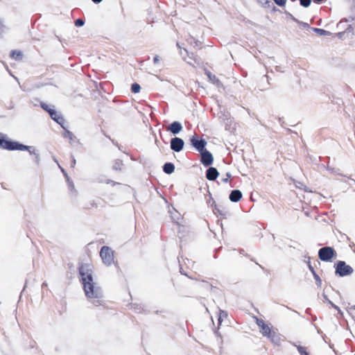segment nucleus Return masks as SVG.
<instances>
[{
  "mask_svg": "<svg viewBox=\"0 0 355 355\" xmlns=\"http://www.w3.org/2000/svg\"><path fill=\"white\" fill-rule=\"evenodd\" d=\"M89 265L82 264L78 268L80 277V281L83 286L86 297L96 306L102 305L103 292L102 288L94 282L92 271L89 268Z\"/></svg>",
  "mask_w": 355,
  "mask_h": 355,
  "instance_id": "1",
  "label": "nucleus"
},
{
  "mask_svg": "<svg viewBox=\"0 0 355 355\" xmlns=\"http://www.w3.org/2000/svg\"><path fill=\"white\" fill-rule=\"evenodd\" d=\"M0 148L7 150H28V147L19 143L8 139V135L0 132Z\"/></svg>",
  "mask_w": 355,
  "mask_h": 355,
  "instance_id": "2",
  "label": "nucleus"
},
{
  "mask_svg": "<svg viewBox=\"0 0 355 355\" xmlns=\"http://www.w3.org/2000/svg\"><path fill=\"white\" fill-rule=\"evenodd\" d=\"M40 106L44 110H45L46 112H47L49 113L51 118L53 121H55L56 123H58L59 125H60V126L63 129H65V126H64L65 119H64L63 116L60 113H59L58 112H57L55 110L54 105L50 106L49 105H48L44 102H41Z\"/></svg>",
  "mask_w": 355,
  "mask_h": 355,
  "instance_id": "3",
  "label": "nucleus"
},
{
  "mask_svg": "<svg viewBox=\"0 0 355 355\" xmlns=\"http://www.w3.org/2000/svg\"><path fill=\"white\" fill-rule=\"evenodd\" d=\"M334 267L336 275L341 277L350 275L354 272L352 267L347 265L344 261H338Z\"/></svg>",
  "mask_w": 355,
  "mask_h": 355,
  "instance_id": "4",
  "label": "nucleus"
},
{
  "mask_svg": "<svg viewBox=\"0 0 355 355\" xmlns=\"http://www.w3.org/2000/svg\"><path fill=\"white\" fill-rule=\"evenodd\" d=\"M336 256V252L332 247L326 246L318 250V257L322 261H331Z\"/></svg>",
  "mask_w": 355,
  "mask_h": 355,
  "instance_id": "5",
  "label": "nucleus"
},
{
  "mask_svg": "<svg viewBox=\"0 0 355 355\" xmlns=\"http://www.w3.org/2000/svg\"><path fill=\"white\" fill-rule=\"evenodd\" d=\"M100 256L103 262L107 266H110L114 261V252L108 246H103L101 248Z\"/></svg>",
  "mask_w": 355,
  "mask_h": 355,
  "instance_id": "6",
  "label": "nucleus"
},
{
  "mask_svg": "<svg viewBox=\"0 0 355 355\" xmlns=\"http://www.w3.org/2000/svg\"><path fill=\"white\" fill-rule=\"evenodd\" d=\"M190 144L199 153L206 149V140L205 139L200 138L199 136L196 134H195L190 138Z\"/></svg>",
  "mask_w": 355,
  "mask_h": 355,
  "instance_id": "7",
  "label": "nucleus"
},
{
  "mask_svg": "<svg viewBox=\"0 0 355 355\" xmlns=\"http://www.w3.org/2000/svg\"><path fill=\"white\" fill-rule=\"evenodd\" d=\"M184 146V141L182 138L175 137L170 141V148L171 150L175 153L182 151Z\"/></svg>",
  "mask_w": 355,
  "mask_h": 355,
  "instance_id": "8",
  "label": "nucleus"
},
{
  "mask_svg": "<svg viewBox=\"0 0 355 355\" xmlns=\"http://www.w3.org/2000/svg\"><path fill=\"white\" fill-rule=\"evenodd\" d=\"M201 158L200 162L204 166H209L214 162L212 154L207 149L200 153Z\"/></svg>",
  "mask_w": 355,
  "mask_h": 355,
  "instance_id": "9",
  "label": "nucleus"
},
{
  "mask_svg": "<svg viewBox=\"0 0 355 355\" xmlns=\"http://www.w3.org/2000/svg\"><path fill=\"white\" fill-rule=\"evenodd\" d=\"M183 129L182 125L179 121L172 122L167 128L166 130L174 135H178Z\"/></svg>",
  "mask_w": 355,
  "mask_h": 355,
  "instance_id": "10",
  "label": "nucleus"
},
{
  "mask_svg": "<svg viewBox=\"0 0 355 355\" xmlns=\"http://www.w3.org/2000/svg\"><path fill=\"white\" fill-rule=\"evenodd\" d=\"M219 173L215 167H209L206 171V178L210 181H214L218 177Z\"/></svg>",
  "mask_w": 355,
  "mask_h": 355,
  "instance_id": "11",
  "label": "nucleus"
},
{
  "mask_svg": "<svg viewBox=\"0 0 355 355\" xmlns=\"http://www.w3.org/2000/svg\"><path fill=\"white\" fill-rule=\"evenodd\" d=\"M270 340L275 345H280L282 341V336L275 331H273L268 337Z\"/></svg>",
  "mask_w": 355,
  "mask_h": 355,
  "instance_id": "12",
  "label": "nucleus"
},
{
  "mask_svg": "<svg viewBox=\"0 0 355 355\" xmlns=\"http://www.w3.org/2000/svg\"><path fill=\"white\" fill-rule=\"evenodd\" d=\"M26 147H28V150H25L26 151H28L31 155H34V162L37 166L40 164V153L37 152V150H35V147L32 146H26Z\"/></svg>",
  "mask_w": 355,
  "mask_h": 355,
  "instance_id": "13",
  "label": "nucleus"
},
{
  "mask_svg": "<svg viewBox=\"0 0 355 355\" xmlns=\"http://www.w3.org/2000/svg\"><path fill=\"white\" fill-rule=\"evenodd\" d=\"M242 198V193L240 190H232L229 196V199L231 202H237Z\"/></svg>",
  "mask_w": 355,
  "mask_h": 355,
  "instance_id": "14",
  "label": "nucleus"
},
{
  "mask_svg": "<svg viewBox=\"0 0 355 355\" xmlns=\"http://www.w3.org/2000/svg\"><path fill=\"white\" fill-rule=\"evenodd\" d=\"M162 169L165 173L170 175L174 172L175 166L171 162H166L164 164Z\"/></svg>",
  "mask_w": 355,
  "mask_h": 355,
  "instance_id": "15",
  "label": "nucleus"
},
{
  "mask_svg": "<svg viewBox=\"0 0 355 355\" xmlns=\"http://www.w3.org/2000/svg\"><path fill=\"white\" fill-rule=\"evenodd\" d=\"M184 52L185 53V55H187L188 56V59L184 55L183 53L181 51L180 52V54L182 55L184 60H185L188 64H189L190 65H193V64L192 63V60H194V58H193V53H189L188 52V51L186 49H183Z\"/></svg>",
  "mask_w": 355,
  "mask_h": 355,
  "instance_id": "16",
  "label": "nucleus"
},
{
  "mask_svg": "<svg viewBox=\"0 0 355 355\" xmlns=\"http://www.w3.org/2000/svg\"><path fill=\"white\" fill-rule=\"evenodd\" d=\"M272 331H273L271 330L270 327L267 324L260 328V332L265 337H268Z\"/></svg>",
  "mask_w": 355,
  "mask_h": 355,
  "instance_id": "17",
  "label": "nucleus"
},
{
  "mask_svg": "<svg viewBox=\"0 0 355 355\" xmlns=\"http://www.w3.org/2000/svg\"><path fill=\"white\" fill-rule=\"evenodd\" d=\"M311 29L314 33H315L321 36H330L331 35V32L327 31L324 29H322V28H312Z\"/></svg>",
  "mask_w": 355,
  "mask_h": 355,
  "instance_id": "18",
  "label": "nucleus"
},
{
  "mask_svg": "<svg viewBox=\"0 0 355 355\" xmlns=\"http://www.w3.org/2000/svg\"><path fill=\"white\" fill-rule=\"evenodd\" d=\"M10 56L12 58H14L16 60H19L22 59L23 54H22V52L21 51L12 50L10 52Z\"/></svg>",
  "mask_w": 355,
  "mask_h": 355,
  "instance_id": "19",
  "label": "nucleus"
},
{
  "mask_svg": "<svg viewBox=\"0 0 355 355\" xmlns=\"http://www.w3.org/2000/svg\"><path fill=\"white\" fill-rule=\"evenodd\" d=\"M256 1L261 4L265 5L268 8H272V10L274 11L277 10V8L274 6V4L268 0H256Z\"/></svg>",
  "mask_w": 355,
  "mask_h": 355,
  "instance_id": "20",
  "label": "nucleus"
},
{
  "mask_svg": "<svg viewBox=\"0 0 355 355\" xmlns=\"http://www.w3.org/2000/svg\"><path fill=\"white\" fill-rule=\"evenodd\" d=\"M123 166V162L120 159L115 160L114 165H113V169L115 171H121Z\"/></svg>",
  "mask_w": 355,
  "mask_h": 355,
  "instance_id": "21",
  "label": "nucleus"
},
{
  "mask_svg": "<svg viewBox=\"0 0 355 355\" xmlns=\"http://www.w3.org/2000/svg\"><path fill=\"white\" fill-rule=\"evenodd\" d=\"M205 74L207 76L208 78L213 83H219V80L216 77L215 75L212 74L209 71H206Z\"/></svg>",
  "mask_w": 355,
  "mask_h": 355,
  "instance_id": "22",
  "label": "nucleus"
},
{
  "mask_svg": "<svg viewBox=\"0 0 355 355\" xmlns=\"http://www.w3.org/2000/svg\"><path fill=\"white\" fill-rule=\"evenodd\" d=\"M141 90V86L137 83H135L133 84H132L131 85V92L134 94H137L140 92Z\"/></svg>",
  "mask_w": 355,
  "mask_h": 355,
  "instance_id": "23",
  "label": "nucleus"
},
{
  "mask_svg": "<svg viewBox=\"0 0 355 355\" xmlns=\"http://www.w3.org/2000/svg\"><path fill=\"white\" fill-rule=\"evenodd\" d=\"M294 345L297 347V351L300 354V355H309V353L306 352L305 347L300 346V345Z\"/></svg>",
  "mask_w": 355,
  "mask_h": 355,
  "instance_id": "24",
  "label": "nucleus"
},
{
  "mask_svg": "<svg viewBox=\"0 0 355 355\" xmlns=\"http://www.w3.org/2000/svg\"><path fill=\"white\" fill-rule=\"evenodd\" d=\"M64 130L65 131L63 134V137L65 138H69L70 140H73L75 137L74 135L71 131L67 130L66 128Z\"/></svg>",
  "mask_w": 355,
  "mask_h": 355,
  "instance_id": "25",
  "label": "nucleus"
},
{
  "mask_svg": "<svg viewBox=\"0 0 355 355\" xmlns=\"http://www.w3.org/2000/svg\"><path fill=\"white\" fill-rule=\"evenodd\" d=\"M227 312L225 311H223V310H220V313H219V317H218V323L220 324L223 319L224 318H227Z\"/></svg>",
  "mask_w": 355,
  "mask_h": 355,
  "instance_id": "26",
  "label": "nucleus"
},
{
  "mask_svg": "<svg viewBox=\"0 0 355 355\" xmlns=\"http://www.w3.org/2000/svg\"><path fill=\"white\" fill-rule=\"evenodd\" d=\"M311 3V0H300V4L304 8H308Z\"/></svg>",
  "mask_w": 355,
  "mask_h": 355,
  "instance_id": "27",
  "label": "nucleus"
},
{
  "mask_svg": "<svg viewBox=\"0 0 355 355\" xmlns=\"http://www.w3.org/2000/svg\"><path fill=\"white\" fill-rule=\"evenodd\" d=\"M313 276L314 279L315 280V283H316L317 286L320 287L321 284H322V281H321V279L319 277V275L317 273H315L314 275H313Z\"/></svg>",
  "mask_w": 355,
  "mask_h": 355,
  "instance_id": "28",
  "label": "nucleus"
},
{
  "mask_svg": "<svg viewBox=\"0 0 355 355\" xmlns=\"http://www.w3.org/2000/svg\"><path fill=\"white\" fill-rule=\"evenodd\" d=\"M84 24L85 21L80 18H78L75 21V26L77 27L83 26Z\"/></svg>",
  "mask_w": 355,
  "mask_h": 355,
  "instance_id": "29",
  "label": "nucleus"
},
{
  "mask_svg": "<svg viewBox=\"0 0 355 355\" xmlns=\"http://www.w3.org/2000/svg\"><path fill=\"white\" fill-rule=\"evenodd\" d=\"M307 258L309 259L308 260V263H308V268H309V270L311 272L312 275H314L315 273H316V272H315L314 268L312 266V265H311V263L310 262L311 258H310V257H308Z\"/></svg>",
  "mask_w": 355,
  "mask_h": 355,
  "instance_id": "30",
  "label": "nucleus"
},
{
  "mask_svg": "<svg viewBox=\"0 0 355 355\" xmlns=\"http://www.w3.org/2000/svg\"><path fill=\"white\" fill-rule=\"evenodd\" d=\"M256 323L257 324V326L260 328L262 327V326L265 325L266 323L264 322V321L261 319H259V318H256Z\"/></svg>",
  "mask_w": 355,
  "mask_h": 355,
  "instance_id": "31",
  "label": "nucleus"
},
{
  "mask_svg": "<svg viewBox=\"0 0 355 355\" xmlns=\"http://www.w3.org/2000/svg\"><path fill=\"white\" fill-rule=\"evenodd\" d=\"M132 308H133L135 312H136V313H140L141 310L142 309V308L141 307L140 305L136 304L132 305Z\"/></svg>",
  "mask_w": 355,
  "mask_h": 355,
  "instance_id": "32",
  "label": "nucleus"
},
{
  "mask_svg": "<svg viewBox=\"0 0 355 355\" xmlns=\"http://www.w3.org/2000/svg\"><path fill=\"white\" fill-rule=\"evenodd\" d=\"M286 14L287 15V17L288 18H290L291 19H292L293 21L295 22H299V20L295 18L292 14H291L290 12H286Z\"/></svg>",
  "mask_w": 355,
  "mask_h": 355,
  "instance_id": "33",
  "label": "nucleus"
},
{
  "mask_svg": "<svg viewBox=\"0 0 355 355\" xmlns=\"http://www.w3.org/2000/svg\"><path fill=\"white\" fill-rule=\"evenodd\" d=\"M231 173L227 172L225 175V178L221 179V181L224 183H227L228 182L229 178L231 177Z\"/></svg>",
  "mask_w": 355,
  "mask_h": 355,
  "instance_id": "34",
  "label": "nucleus"
},
{
  "mask_svg": "<svg viewBox=\"0 0 355 355\" xmlns=\"http://www.w3.org/2000/svg\"><path fill=\"white\" fill-rule=\"evenodd\" d=\"M59 168H60L61 171H62V173L64 174V177H65V178H66L67 181H69V176H68L67 173V172L65 171V170H64L63 168H62L60 166H59Z\"/></svg>",
  "mask_w": 355,
  "mask_h": 355,
  "instance_id": "35",
  "label": "nucleus"
},
{
  "mask_svg": "<svg viewBox=\"0 0 355 355\" xmlns=\"http://www.w3.org/2000/svg\"><path fill=\"white\" fill-rule=\"evenodd\" d=\"M298 24H300V26H302V27L304 28H309V24L306 23V22H303V21H301L299 20V22H297Z\"/></svg>",
  "mask_w": 355,
  "mask_h": 355,
  "instance_id": "36",
  "label": "nucleus"
},
{
  "mask_svg": "<svg viewBox=\"0 0 355 355\" xmlns=\"http://www.w3.org/2000/svg\"><path fill=\"white\" fill-rule=\"evenodd\" d=\"M67 182H68L69 188L71 190L75 189L74 184H73V182L70 180V179H69V181H67Z\"/></svg>",
  "mask_w": 355,
  "mask_h": 355,
  "instance_id": "37",
  "label": "nucleus"
},
{
  "mask_svg": "<svg viewBox=\"0 0 355 355\" xmlns=\"http://www.w3.org/2000/svg\"><path fill=\"white\" fill-rule=\"evenodd\" d=\"M76 160L75 157L73 155H71V167L74 168L76 166Z\"/></svg>",
  "mask_w": 355,
  "mask_h": 355,
  "instance_id": "38",
  "label": "nucleus"
},
{
  "mask_svg": "<svg viewBox=\"0 0 355 355\" xmlns=\"http://www.w3.org/2000/svg\"><path fill=\"white\" fill-rule=\"evenodd\" d=\"M159 61V58L157 55H156L154 58H153V63L155 64H157Z\"/></svg>",
  "mask_w": 355,
  "mask_h": 355,
  "instance_id": "39",
  "label": "nucleus"
},
{
  "mask_svg": "<svg viewBox=\"0 0 355 355\" xmlns=\"http://www.w3.org/2000/svg\"><path fill=\"white\" fill-rule=\"evenodd\" d=\"M210 202H212L211 206H214V207H216V202L214 201V200L213 199V198L211 197V196L210 195V199H209Z\"/></svg>",
  "mask_w": 355,
  "mask_h": 355,
  "instance_id": "40",
  "label": "nucleus"
},
{
  "mask_svg": "<svg viewBox=\"0 0 355 355\" xmlns=\"http://www.w3.org/2000/svg\"><path fill=\"white\" fill-rule=\"evenodd\" d=\"M313 2H314L315 3L320 4V3H322L324 2V1H326L327 0H313Z\"/></svg>",
  "mask_w": 355,
  "mask_h": 355,
  "instance_id": "41",
  "label": "nucleus"
},
{
  "mask_svg": "<svg viewBox=\"0 0 355 355\" xmlns=\"http://www.w3.org/2000/svg\"><path fill=\"white\" fill-rule=\"evenodd\" d=\"M89 205H90V206H91V207H97V205L96 204V202H94V200H92V201H90Z\"/></svg>",
  "mask_w": 355,
  "mask_h": 355,
  "instance_id": "42",
  "label": "nucleus"
},
{
  "mask_svg": "<svg viewBox=\"0 0 355 355\" xmlns=\"http://www.w3.org/2000/svg\"><path fill=\"white\" fill-rule=\"evenodd\" d=\"M334 308H335L336 309H338L339 310V308L338 306H337L336 305H335L332 302H331L329 300L327 301Z\"/></svg>",
  "mask_w": 355,
  "mask_h": 355,
  "instance_id": "43",
  "label": "nucleus"
},
{
  "mask_svg": "<svg viewBox=\"0 0 355 355\" xmlns=\"http://www.w3.org/2000/svg\"><path fill=\"white\" fill-rule=\"evenodd\" d=\"M215 207V209L217 211V212H218L220 215H221V216H223V214L222 211H221V210H220V209H219V208H218V207H217V206H216V207Z\"/></svg>",
  "mask_w": 355,
  "mask_h": 355,
  "instance_id": "44",
  "label": "nucleus"
},
{
  "mask_svg": "<svg viewBox=\"0 0 355 355\" xmlns=\"http://www.w3.org/2000/svg\"><path fill=\"white\" fill-rule=\"evenodd\" d=\"M107 183H111V184H112V185H115V184H119L118 182H114L112 180H108L107 182Z\"/></svg>",
  "mask_w": 355,
  "mask_h": 355,
  "instance_id": "45",
  "label": "nucleus"
},
{
  "mask_svg": "<svg viewBox=\"0 0 355 355\" xmlns=\"http://www.w3.org/2000/svg\"><path fill=\"white\" fill-rule=\"evenodd\" d=\"M107 137H108V138L112 141V142L114 145H116V146H118V144H117V142H115V141H114V140H113V139H112L110 138V137H109V136H107Z\"/></svg>",
  "mask_w": 355,
  "mask_h": 355,
  "instance_id": "46",
  "label": "nucleus"
},
{
  "mask_svg": "<svg viewBox=\"0 0 355 355\" xmlns=\"http://www.w3.org/2000/svg\"><path fill=\"white\" fill-rule=\"evenodd\" d=\"M180 273H181V274L184 275H186V276H188V275H187V273H184V272H183L182 268L181 266H180Z\"/></svg>",
  "mask_w": 355,
  "mask_h": 355,
  "instance_id": "47",
  "label": "nucleus"
},
{
  "mask_svg": "<svg viewBox=\"0 0 355 355\" xmlns=\"http://www.w3.org/2000/svg\"><path fill=\"white\" fill-rule=\"evenodd\" d=\"M94 3H101L103 0H92Z\"/></svg>",
  "mask_w": 355,
  "mask_h": 355,
  "instance_id": "48",
  "label": "nucleus"
},
{
  "mask_svg": "<svg viewBox=\"0 0 355 355\" xmlns=\"http://www.w3.org/2000/svg\"><path fill=\"white\" fill-rule=\"evenodd\" d=\"M263 78H266V79H267V82H268V84L269 85V84H270V83H269V77H268L267 75H265V76H263Z\"/></svg>",
  "mask_w": 355,
  "mask_h": 355,
  "instance_id": "49",
  "label": "nucleus"
},
{
  "mask_svg": "<svg viewBox=\"0 0 355 355\" xmlns=\"http://www.w3.org/2000/svg\"><path fill=\"white\" fill-rule=\"evenodd\" d=\"M176 45H177L178 48H179V49H181V46H180V44H179V43H177V44H176Z\"/></svg>",
  "mask_w": 355,
  "mask_h": 355,
  "instance_id": "50",
  "label": "nucleus"
},
{
  "mask_svg": "<svg viewBox=\"0 0 355 355\" xmlns=\"http://www.w3.org/2000/svg\"><path fill=\"white\" fill-rule=\"evenodd\" d=\"M324 298L327 301H328V300H329V299L327 298V295H324Z\"/></svg>",
  "mask_w": 355,
  "mask_h": 355,
  "instance_id": "51",
  "label": "nucleus"
},
{
  "mask_svg": "<svg viewBox=\"0 0 355 355\" xmlns=\"http://www.w3.org/2000/svg\"><path fill=\"white\" fill-rule=\"evenodd\" d=\"M309 311H310V309H309V308H308V309L306 310V313H309Z\"/></svg>",
  "mask_w": 355,
  "mask_h": 355,
  "instance_id": "52",
  "label": "nucleus"
},
{
  "mask_svg": "<svg viewBox=\"0 0 355 355\" xmlns=\"http://www.w3.org/2000/svg\"><path fill=\"white\" fill-rule=\"evenodd\" d=\"M343 34V32H342V33H338V35H339V36H341Z\"/></svg>",
  "mask_w": 355,
  "mask_h": 355,
  "instance_id": "53",
  "label": "nucleus"
},
{
  "mask_svg": "<svg viewBox=\"0 0 355 355\" xmlns=\"http://www.w3.org/2000/svg\"><path fill=\"white\" fill-rule=\"evenodd\" d=\"M295 313L300 315V313H298L297 311H293Z\"/></svg>",
  "mask_w": 355,
  "mask_h": 355,
  "instance_id": "54",
  "label": "nucleus"
},
{
  "mask_svg": "<svg viewBox=\"0 0 355 355\" xmlns=\"http://www.w3.org/2000/svg\"><path fill=\"white\" fill-rule=\"evenodd\" d=\"M46 286V283H43L42 284V286Z\"/></svg>",
  "mask_w": 355,
  "mask_h": 355,
  "instance_id": "55",
  "label": "nucleus"
}]
</instances>
